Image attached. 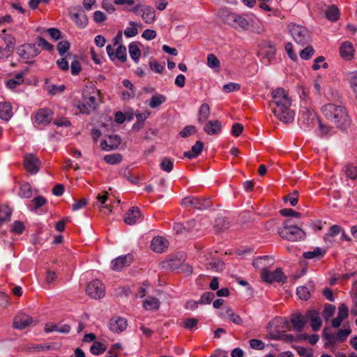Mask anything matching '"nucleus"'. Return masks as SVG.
<instances>
[{
	"mask_svg": "<svg viewBox=\"0 0 357 357\" xmlns=\"http://www.w3.org/2000/svg\"><path fill=\"white\" fill-rule=\"evenodd\" d=\"M268 260H271V263H273V259L268 256L259 257L254 259L252 264L255 268H259L262 265L266 266L267 264H264V261Z\"/></svg>",
	"mask_w": 357,
	"mask_h": 357,
	"instance_id": "6e6d98bb",
	"label": "nucleus"
},
{
	"mask_svg": "<svg viewBox=\"0 0 357 357\" xmlns=\"http://www.w3.org/2000/svg\"><path fill=\"white\" fill-rule=\"evenodd\" d=\"M130 25H131L132 27L126 28L124 31V34L126 37L135 36L138 33V31L136 27L137 24L135 22L131 21L130 22Z\"/></svg>",
	"mask_w": 357,
	"mask_h": 357,
	"instance_id": "603ef678",
	"label": "nucleus"
},
{
	"mask_svg": "<svg viewBox=\"0 0 357 357\" xmlns=\"http://www.w3.org/2000/svg\"><path fill=\"white\" fill-rule=\"evenodd\" d=\"M97 103L96 99L94 96H90L85 97L82 105H79L80 111L82 113L89 114L91 111H93L96 109Z\"/></svg>",
	"mask_w": 357,
	"mask_h": 357,
	"instance_id": "dca6fc26",
	"label": "nucleus"
},
{
	"mask_svg": "<svg viewBox=\"0 0 357 357\" xmlns=\"http://www.w3.org/2000/svg\"><path fill=\"white\" fill-rule=\"evenodd\" d=\"M250 345L254 349L262 350L265 347L264 343L257 339H252L250 340Z\"/></svg>",
	"mask_w": 357,
	"mask_h": 357,
	"instance_id": "0e129e2a",
	"label": "nucleus"
},
{
	"mask_svg": "<svg viewBox=\"0 0 357 357\" xmlns=\"http://www.w3.org/2000/svg\"><path fill=\"white\" fill-rule=\"evenodd\" d=\"M86 294L93 299H100L105 296V287L99 280L90 282L86 287Z\"/></svg>",
	"mask_w": 357,
	"mask_h": 357,
	"instance_id": "6e6552de",
	"label": "nucleus"
},
{
	"mask_svg": "<svg viewBox=\"0 0 357 357\" xmlns=\"http://www.w3.org/2000/svg\"><path fill=\"white\" fill-rule=\"evenodd\" d=\"M326 252V250L317 247L312 251L305 252L303 255V257L307 259H319L323 257L325 255Z\"/></svg>",
	"mask_w": 357,
	"mask_h": 357,
	"instance_id": "bb28decb",
	"label": "nucleus"
},
{
	"mask_svg": "<svg viewBox=\"0 0 357 357\" xmlns=\"http://www.w3.org/2000/svg\"><path fill=\"white\" fill-rule=\"evenodd\" d=\"M305 317L307 319H309L311 321L312 324V328L313 331H317L319 330L322 321L319 317V314L317 310H312L307 312Z\"/></svg>",
	"mask_w": 357,
	"mask_h": 357,
	"instance_id": "f3484780",
	"label": "nucleus"
},
{
	"mask_svg": "<svg viewBox=\"0 0 357 357\" xmlns=\"http://www.w3.org/2000/svg\"><path fill=\"white\" fill-rule=\"evenodd\" d=\"M210 116V107L208 104H202L198 112L197 121L200 123L206 122Z\"/></svg>",
	"mask_w": 357,
	"mask_h": 357,
	"instance_id": "c85d7f7f",
	"label": "nucleus"
},
{
	"mask_svg": "<svg viewBox=\"0 0 357 357\" xmlns=\"http://www.w3.org/2000/svg\"><path fill=\"white\" fill-rule=\"evenodd\" d=\"M297 295L302 300L307 301L310 298V291L308 289L304 286H301L297 288Z\"/></svg>",
	"mask_w": 357,
	"mask_h": 357,
	"instance_id": "09e8293b",
	"label": "nucleus"
},
{
	"mask_svg": "<svg viewBox=\"0 0 357 357\" xmlns=\"http://www.w3.org/2000/svg\"><path fill=\"white\" fill-rule=\"evenodd\" d=\"M204 144L200 141H197L195 145L192 146L191 151L184 153V156L191 159L198 156L203 150Z\"/></svg>",
	"mask_w": 357,
	"mask_h": 357,
	"instance_id": "cd10ccee",
	"label": "nucleus"
},
{
	"mask_svg": "<svg viewBox=\"0 0 357 357\" xmlns=\"http://www.w3.org/2000/svg\"><path fill=\"white\" fill-rule=\"evenodd\" d=\"M349 309L344 303H342L338 308V314L337 317L344 319L348 317Z\"/></svg>",
	"mask_w": 357,
	"mask_h": 357,
	"instance_id": "69168bd1",
	"label": "nucleus"
},
{
	"mask_svg": "<svg viewBox=\"0 0 357 357\" xmlns=\"http://www.w3.org/2000/svg\"><path fill=\"white\" fill-rule=\"evenodd\" d=\"M272 100L269 102L275 117L284 123H291L295 116L294 111L291 108L292 100L289 92L283 88H277L271 93Z\"/></svg>",
	"mask_w": 357,
	"mask_h": 357,
	"instance_id": "f257e3e1",
	"label": "nucleus"
},
{
	"mask_svg": "<svg viewBox=\"0 0 357 357\" xmlns=\"http://www.w3.org/2000/svg\"><path fill=\"white\" fill-rule=\"evenodd\" d=\"M140 211L138 207H132L126 213L124 222L129 225L135 224L137 220L140 217Z\"/></svg>",
	"mask_w": 357,
	"mask_h": 357,
	"instance_id": "412c9836",
	"label": "nucleus"
},
{
	"mask_svg": "<svg viewBox=\"0 0 357 357\" xmlns=\"http://www.w3.org/2000/svg\"><path fill=\"white\" fill-rule=\"evenodd\" d=\"M225 316L228 317L230 320L236 324L241 325L242 324V319L238 315L234 313L230 308L226 310Z\"/></svg>",
	"mask_w": 357,
	"mask_h": 357,
	"instance_id": "a18cd8bd",
	"label": "nucleus"
},
{
	"mask_svg": "<svg viewBox=\"0 0 357 357\" xmlns=\"http://www.w3.org/2000/svg\"><path fill=\"white\" fill-rule=\"evenodd\" d=\"M243 130V126L241 123H234L231 128V133L235 137H238Z\"/></svg>",
	"mask_w": 357,
	"mask_h": 357,
	"instance_id": "774afa93",
	"label": "nucleus"
},
{
	"mask_svg": "<svg viewBox=\"0 0 357 357\" xmlns=\"http://www.w3.org/2000/svg\"><path fill=\"white\" fill-rule=\"evenodd\" d=\"M169 245L168 241L163 237L153 238L151 241V249L158 253H161L167 248Z\"/></svg>",
	"mask_w": 357,
	"mask_h": 357,
	"instance_id": "a211bd4d",
	"label": "nucleus"
},
{
	"mask_svg": "<svg viewBox=\"0 0 357 357\" xmlns=\"http://www.w3.org/2000/svg\"><path fill=\"white\" fill-rule=\"evenodd\" d=\"M354 49L351 43L349 41L344 42L340 47V54L341 56L347 61L351 60L354 57Z\"/></svg>",
	"mask_w": 357,
	"mask_h": 357,
	"instance_id": "6ab92c4d",
	"label": "nucleus"
},
{
	"mask_svg": "<svg viewBox=\"0 0 357 357\" xmlns=\"http://www.w3.org/2000/svg\"><path fill=\"white\" fill-rule=\"evenodd\" d=\"M335 307L333 305L328 304L325 306L323 315L326 319H329L334 313Z\"/></svg>",
	"mask_w": 357,
	"mask_h": 357,
	"instance_id": "338daca9",
	"label": "nucleus"
},
{
	"mask_svg": "<svg viewBox=\"0 0 357 357\" xmlns=\"http://www.w3.org/2000/svg\"><path fill=\"white\" fill-rule=\"evenodd\" d=\"M13 116L12 107L9 102H0V118L8 121Z\"/></svg>",
	"mask_w": 357,
	"mask_h": 357,
	"instance_id": "a878e982",
	"label": "nucleus"
},
{
	"mask_svg": "<svg viewBox=\"0 0 357 357\" xmlns=\"http://www.w3.org/2000/svg\"><path fill=\"white\" fill-rule=\"evenodd\" d=\"M127 327V321L126 319L116 317L110 319L109 321V328L114 333H121Z\"/></svg>",
	"mask_w": 357,
	"mask_h": 357,
	"instance_id": "4468645a",
	"label": "nucleus"
},
{
	"mask_svg": "<svg viewBox=\"0 0 357 357\" xmlns=\"http://www.w3.org/2000/svg\"><path fill=\"white\" fill-rule=\"evenodd\" d=\"M132 261V257L130 255L117 257L112 261V268L114 271H120L123 267L128 266Z\"/></svg>",
	"mask_w": 357,
	"mask_h": 357,
	"instance_id": "2eb2a0df",
	"label": "nucleus"
},
{
	"mask_svg": "<svg viewBox=\"0 0 357 357\" xmlns=\"http://www.w3.org/2000/svg\"><path fill=\"white\" fill-rule=\"evenodd\" d=\"M282 321V318H275L268 323L267 328L270 337L273 340H282L286 342L295 341V337L292 335L285 334L284 331L280 332L279 324Z\"/></svg>",
	"mask_w": 357,
	"mask_h": 357,
	"instance_id": "39448f33",
	"label": "nucleus"
},
{
	"mask_svg": "<svg viewBox=\"0 0 357 357\" xmlns=\"http://www.w3.org/2000/svg\"><path fill=\"white\" fill-rule=\"evenodd\" d=\"M280 213L282 216H284V217L294 216L296 218H301V214L300 213H298L291 208L282 209V210H280Z\"/></svg>",
	"mask_w": 357,
	"mask_h": 357,
	"instance_id": "052dcab7",
	"label": "nucleus"
},
{
	"mask_svg": "<svg viewBox=\"0 0 357 357\" xmlns=\"http://www.w3.org/2000/svg\"><path fill=\"white\" fill-rule=\"evenodd\" d=\"M107 347L105 344L100 342H94L91 347L90 351L94 355H99L105 352Z\"/></svg>",
	"mask_w": 357,
	"mask_h": 357,
	"instance_id": "e433bc0d",
	"label": "nucleus"
},
{
	"mask_svg": "<svg viewBox=\"0 0 357 357\" xmlns=\"http://www.w3.org/2000/svg\"><path fill=\"white\" fill-rule=\"evenodd\" d=\"M129 53L131 58L137 63L139 61V57L141 56V50L135 45L134 43H132L129 45Z\"/></svg>",
	"mask_w": 357,
	"mask_h": 357,
	"instance_id": "c9c22d12",
	"label": "nucleus"
},
{
	"mask_svg": "<svg viewBox=\"0 0 357 357\" xmlns=\"http://www.w3.org/2000/svg\"><path fill=\"white\" fill-rule=\"evenodd\" d=\"M215 298V294L213 292H206L202 296L199 301L200 304H209Z\"/></svg>",
	"mask_w": 357,
	"mask_h": 357,
	"instance_id": "bf43d9fd",
	"label": "nucleus"
},
{
	"mask_svg": "<svg viewBox=\"0 0 357 357\" xmlns=\"http://www.w3.org/2000/svg\"><path fill=\"white\" fill-rule=\"evenodd\" d=\"M166 100L165 96L161 95V94H156L154 95L150 100L149 102V106L151 108H155L160 105H162L163 102H165Z\"/></svg>",
	"mask_w": 357,
	"mask_h": 357,
	"instance_id": "4c0bfd02",
	"label": "nucleus"
},
{
	"mask_svg": "<svg viewBox=\"0 0 357 357\" xmlns=\"http://www.w3.org/2000/svg\"><path fill=\"white\" fill-rule=\"evenodd\" d=\"M109 141L105 140L102 142L101 146L103 149L109 151L118 147L121 144V138L118 135H112L109 137Z\"/></svg>",
	"mask_w": 357,
	"mask_h": 357,
	"instance_id": "5701e85b",
	"label": "nucleus"
},
{
	"mask_svg": "<svg viewBox=\"0 0 357 357\" xmlns=\"http://www.w3.org/2000/svg\"><path fill=\"white\" fill-rule=\"evenodd\" d=\"M325 15L328 20L337 21L340 16L339 9L336 6L332 5L326 8Z\"/></svg>",
	"mask_w": 357,
	"mask_h": 357,
	"instance_id": "7c9ffc66",
	"label": "nucleus"
},
{
	"mask_svg": "<svg viewBox=\"0 0 357 357\" xmlns=\"http://www.w3.org/2000/svg\"><path fill=\"white\" fill-rule=\"evenodd\" d=\"M1 37L4 40L6 45V47L13 50L15 45V37L10 34L6 33V31L5 29L1 31Z\"/></svg>",
	"mask_w": 357,
	"mask_h": 357,
	"instance_id": "f704fd0d",
	"label": "nucleus"
},
{
	"mask_svg": "<svg viewBox=\"0 0 357 357\" xmlns=\"http://www.w3.org/2000/svg\"><path fill=\"white\" fill-rule=\"evenodd\" d=\"M222 129V124L221 123L218 121H209L206 123V125L204 127V130L208 134V135H216L220 132Z\"/></svg>",
	"mask_w": 357,
	"mask_h": 357,
	"instance_id": "4be33fe9",
	"label": "nucleus"
},
{
	"mask_svg": "<svg viewBox=\"0 0 357 357\" xmlns=\"http://www.w3.org/2000/svg\"><path fill=\"white\" fill-rule=\"evenodd\" d=\"M115 59H118L121 62H125L127 59V54H126V48L125 46L120 45L118 46L114 56V60Z\"/></svg>",
	"mask_w": 357,
	"mask_h": 357,
	"instance_id": "ea45409f",
	"label": "nucleus"
},
{
	"mask_svg": "<svg viewBox=\"0 0 357 357\" xmlns=\"http://www.w3.org/2000/svg\"><path fill=\"white\" fill-rule=\"evenodd\" d=\"M261 278L262 280L267 283L284 282L286 277L280 268H278L275 271H269L266 268H263Z\"/></svg>",
	"mask_w": 357,
	"mask_h": 357,
	"instance_id": "1a4fd4ad",
	"label": "nucleus"
},
{
	"mask_svg": "<svg viewBox=\"0 0 357 357\" xmlns=\"http://www.w3.org/2000/svg\"><path fill=\"white\" fill-rule=\"evenodd\" d=\"M143 306L146 310H158L160 307V301L155 297H149L144 301Z\"/></svg>",
	"mask_w": 357,
	"mask_h": 357,
	"instance_id": "2f4dec72",
	"label": "nucleus"
},
{
	"mask_svg": "<svg viewBox=\"0 0 357 357\" xmlns=\"http://www.w3.org/2000/svg\"><path fill=\"white\" fill-rule=\"evenodd\" d=\"M207 64L212 68H219L220 61L213 54H210L207 56Z\"/></svg>",
	"mask_w": 357,
	"mask_h": 357,
	"instance_id": "3c124183",
	"label": "nucleus"
},
{
	"mask_svg": "<svg viewBox=\"0 0 357 357\" xmlns=\"http://www.w3.org/2000/svg\"><path fill=\"white\" fill-rule=\"evenodd\" d=\"M24 229V225L23 222L19 220L15 221L11 225V231L17 234H20Z\"/></svg>",
	"mask_w": 357,
	"mask_h": 357,
	"instance_id": "864d4df0",
	"label": "nucleus"
},
{
	"mask_svg": "<svg viewBox=\"0 0 357 357\" xmlns=\"http://www.w3.org/2000/svg\"><path fill=\"white\" fill-rule=\"evenodd\" d=\"M341 227L337 225H333L329 231L328 233L326 234L324 236V241H326L328 240L329 237L334 236L337 234H338L341 231Z\"/></svg>",
	"mask_w": 357,
	"mask_h": 357,
	"instance_id": "680f3d73",
	"label": "nucleus"
},
{
	"mask_svg": "<svg viewBox=\"0 0 357 357\" xmlns=\"http://www.w3.org/2000/svg\"><path fill=\"white\" fill-rule=\"evenodd\" d=\"M298 192L297 190L294 191L291 194L284 197L283 200L284 202L289 201L290 204L294 206L298 203Z\"/></svg>",
	"mask_w": 357,
	"mask_h": 357,
	"instance_id": "5fc2aeb1",
	"label": "nucleus"
},
{
	"mask_svg": "<svg viewBox=\"0 0 357 357\" xmlns=\"http://www.w3.org/2000/svg\"><path fill=\"white\" fill-rule=\"evenodd\" d=\"M344 172L349 178L355 180L357 178V167L348 165L344 167Z\"/></svg>",
	"mask_w": 357,
	"mask_h": 357,
	"instance_id": "37998d69",
	"label": "nucleus"
},
{
	"mask_svg": "<svg viewBox=\"0 0 357 357\" xmlns=\"http://www.w3.org/2000/svg\"><path fill=\"white\" fill-rule=\"evenodd\" d=\"M324 116L336 128L346 130L351 125V119L346 108L334 104H328L322 107Z\"/></svg>",
	"mask_w": 357,
	"mask_h": 357,
	"instance_id": "f03ea898",
	"label": "nucleus"
},
{
	"mask_svg": "<svg viewBox=\"0 0 357 357\" xmlns=\"http://www.w3.org/2000/svg\"><path fill=\"white\" fill-rule=\"evenodd\" d=\"M197 132V128L194 126L185 127L180 132L181 137L185 138Z\"/></svg>",
	"mask_w": 357,
	"mask_h": 357,
	"instance_id": "4d7b16f0",
	"label": "nucleus"
},
{
	"mask_svg": "<svg viewBox=\"0 0 357 357\" xmlns=\"http://www.w3.org/2000/svg\"><path fill=\"white\" fill-rule=\"evenodd\" d=\"M219 15L222 22L238 31H247L250 27V22L243 16L222 9Z\"/></svg>",
	"mask_w": 357,
	"mask_h": 357,
	"instance_id": "7ed1b4c3",
	"label": "nucleus"
},
{
	"mask_svg": "<svg viewBox=\"0 0 357 357\" xmlns=\"http://www.w3.org/2000/svg\"><path fill=\"white\" fill-rule=\"evenodd\" d=\"M70 46V43L68 40H62L57 45V50L61 56H63L67 51L69 50Z\"/></svg>",
	"mask_w": 357,
	"mask_h": 357,
	"instance_id": "8fccbe9b",
	"label": "nucleus"
},
{
	"mask_svg": "<svg viewBox=\"0 0 357 357\" xmlns=\"http://www.w3.org/2000/svg\"><path fill=\"white\" fill-rule=\"evenodd\" d=\"M289 31L294 41L301 46L308 44L311 40L308 31L303 26L290 24L289 25Z\"/></svg>",
	"mask_w": 357,
	"mask_h": 357,
	"instance_id": "423d86ee",
	"label": "nucleus"
},
{
	"mask_svg": "<svg viewBox=\"0 0 357 357\" xmlns=\"http://www.w3.org/2000/svg\"><path fill=\"white\" fill-rule=\"evenodd\" d=\"M52 112L49 109H40L35 114L34 122L38 125H47L52 119Z\"/></svg>",
	"mask_w": 357,
	"mask_h": 357,
	"instance_id": "f8f14e48",
	"label": "nucleus"
},
{
	"mask_svg": "<svg viewBox=\"0 0 357 357\" xmlns=\"http://www.w3.org/2000/svg\"><path fill=\"white\" fill-rule=\"evenodd\" d=\"M225 268V263L219 259H215L206 264V268L213 271H222Z\"/></svg>",
	"mask_w": 357,
	"mask_h": 357,
	"instance_id": "72a5a7b5",
	"label": "nucleus"
},
{
	"mask_svg": "<svg viewBox=\"0 0 357 357\" xmlns=\"http://www.w3.org/2000/svg\"><path fill=\"white\" fill-rule=\"evenodd\" d=\"M32 322L33 319L29 315L20 313L15 316L13 325L15 328L22 330L30 326Z\"/></svg>",
	"mask_w": 357,
	"mask_h": 357,
	"instance_id": "ddd939ff",
	"label": "nucleus"
},
{
	"mask_svg": "<svg viewBox=\"0 0 357 357\" xmlns=\"http://www.w3.org/2000/svg\"><path fill=\"white\" fill-rule=\"evenodd\" d=\"M351 331L349 327L344 329H340L337 334L336 335L337 341L344 342L351 333Z\"/></svg>",
	"mask_w": 357,
	"mask_h": 357,
	"instance_id": "13d9d810",
	"label": "nucleus"
},
{
	"mask_svg": "<svg viewBox=\"0 0 357 357\" xmlns=\"http://www.w3.org/2000/svg\"><path fill=\"white\" fill-rule=\"evenodd\" d=\"M142 17L144 21L147 24L153 23L155 20V10L151 6H143L141 9Z\"/></svg>",
	"mask_w": 357,
	"mask_h": 357,
	"instance_id": "b1692460",
	"label": "nucleus"
},
{
	"mask_svg": "<svg viewBox=\"0 0 357 357\" xmlns=\"http://www.w3.org/2000/svg\"><path fill=\"white\" fill-rule=\"evenodd\" d=\"M160 166L163 171L170 172L173 169V161L168 158H165L162 160Z\"/></svg>",
	"mask_w": 357,
	"mask_h": 357,
	"instance_id": "de8ad7c7",
	"label": "nucleus"
},
{
	"mask_svg": "<svg viewBox=\"0 0 357 357\" xmlns=\"http://www.w3.org/2000/svg\"><path fill=\"white\" fill-rule=\"evenodd\" d=\"M24 166L25 169L31 174H36L40 166V160L33 154L24 156Z\"/></svg>",
	"mask_w": 357,
	"mask_h": 357,
	"instance_id": "9b49d317",
	"label": "nucleus"
},
{
	"mask_svg": "<svg viewBox=\"0 0 357 357\" xmlns=\"http://www.w3.org/2000/svg\"><path fill=\"white\" fill-rule=\"evenodd\" d=\"M17 52L23 59H31L40 53V50L35 44L25 43L17 47Z\"/></svg>",
	"mask_w": 357,
	"mask_h": 357,
	"instance_id": "9d476101",
	"label": "nucleus"
},
{
	"mask_svg": "<svg viewBox=\"0 0 357 357\" xmlns=\"http://www.w3.org/2000/svg\"><path fill=\"white\" fill-rule=\"evenodd\" d=\"M19 195L22 198H30L32 195L31 187L28 183H24L21 185L20 188Z\"/></svg>",
	"mask_w": 357,
	"mask_h": 357,
	"instance_id": "58836bf2",
	"label": "nucleus"
},
{
	"mask_svg": "<svg viewBox=\"0 0 357 357\" xmlns=\"http://www.w3.org/2000/svg\"><path fill=\"white\" fill-rule=\"evenodd\" d=\"M314 53V50L311 45H307L305 48L300 52V56L305 60L310 59Z\"/></svg>",
	"mask_w": 357,
	"mask_h": 357,
	"instance_id": "49530a36",
	"label": "nucleus"
},
{
	"mask_svg": "<svg viewBox=\"0 0 357 357\" xmlns=\"http://www.w3.org/2000/svg\"><path fill=\"white\" fill-rule=\"evenodd\" d=\"M324 337L326 340L325 345L327 347L334 345L337 341V336L333 333L326 332V329L324 331Z\"/></svg>",
	"mask_w": 357,
	"mask_h": 357,
	"instance_id": "c03bdc74",
	"label": "nucleus"
},
{
	"mask_svg": "<svg viewBox=\"0 0 357 357\" xmlns=\"http://www.w3.org/2000/svg\"><path fill=\"white\" fill-rule=\"evenodd\" d=\"M38 45L39 47H42L43 49H45L50 52L52 51L54 49V46L48 43L45 39L42 37L38 38Z\"/></svg>",
	"mask_w": 357,
	"mask_h": 357,
	"instance_id": "e2e57ef3",
	"label": "nucleus"
},
{
	"mask_svg": "<svg viewBox=\"0 0 357 357\" xmlns=\"http://www.w3.org/2000/svg\"><path fill=\"white\" fill-rule=\"evenodd\" d=\"M104 160L109 165H115L122 160V156L119 153L107 155L104 157Z\"/></svg>",
	"mask_w": 357,
	"mask_h": 357,
	"instance_id": "79ce46f5",
	"label": "nucleus"
},
{
	"mask_svg": "<svg viewBox=\"0 0 357 357\" xmlns=\"http://www.w3.org/2000/svg\"><path fill=\"white\" fill-rule=\"evenodd\" d=\"M181 204L184 207H192L197 210L206 209L211 206L209 197H186L183 199Z\"/></svg>",
	"mask_w": 357,
	"mask_h": 357,
	"instance_id": "0eeeda50",
	"label": "nucleus"
},
{
	"mask_svg": "<svg viewBox=\"0 0 357 357\" xmlns=\"http://www.w3.org/2000/svg\"><path fill=\"white\" fill-rule=\"evenodd\" d=\"M301 119L306 124L313 123L319 120L314 111L307 107L301 111Z\"/></svg>",
	"mask_w": 357,
	"mask_h": 357,
	"instance_id": "393cba45",
	"label": "nucleus"
},
{
	"mask_svg": "<svg viewBox=\"0 0 357 357\" xmlns=\"http://www.w3.org/2000/svg\"><path fill=\"white\" fill-rule=\"evenodd\" d=\"M280 236L290 241L304 240L305 232L296 225L291 224V220H285L283 222V228L278 230Z\"/></svg>",
	"mask_w": 357,
	"mask_h": 357,
	"instance_id": "20e7f679",
	"label": "nucleus"
},
{
	"mask_svg": "<svg viewBox=\"0 0 357 357\" xmlns=\"http://www.w3.org/2000/svg\"><path fill=\"white\" fill-rule=\"evenodd\" d=\"M229 222L223 217L217 218L214 222V227L217 232H222L229 229Z\"/></svg>",
	"mask_w": 357,
	"mask_h": 357,
	"instance_id": "c756f323",
	"label": "nucleus"
},
{
	"mask_svg": "<svg viewBox=\"0 0 357 357\" xmlns=\"http://www.w3.org/2000/svg\"><path fill=\"white\" fill-rule=\"evenodd\" d=\"M12 210L7 206H0V220L2 222L9 221Z\"/></svg>",
	"mask_w": 357,
	"mask_h": 357,
	"instance_id": "a19ab883",
	"label": "nucleus"
},
{
	"mask_svg": "<svg viewBox=\"0 0 357 357\" xmlns=\"http://www.w3.org/2000/svg\"><path fill=\"white\" fill-rule=\"evenodd\" d=\"M291 323L293 324V328L298 332H301L305 325V320L301 313H295L291 316Z\"/></svg>",
	"mask_w": 357,
	"mask_h": 357,
	"instance_id": "aec40b11",
	"label": "nucleus"
},
{
	"mask_svg": "<svg viewBox=\"0 0 357 357\" xmlns=\"http://www.w3.org/2000/svg\"><path fill=\"white\" fill-rule=\"evenodd\" d=\"M71 19L79 27H84L87 24V17L84 13H74L71 15Z\"/></svg>",
	"mask_w": 357,
	"mask_h": 357,
	"instance_id": "473e14b6",
	"label": "nucleus"
}]
</instances>
